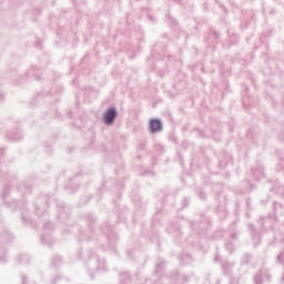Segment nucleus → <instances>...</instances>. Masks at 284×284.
I'll return each mask as SVG.
<instances>
[{"label":"nucleus","instance_id":"27","mask_svg":"<svg viewBox=\"0 0 284 284\" xmlns=\"http://www.w3.org/2000/svg\"><path fill=\"white\" fill-rule=\"evenodd\" d=\"M80 236H81V241H85L88 239H91V235H88L85 232H81Z\"/></svg>","mask_w":284,"mask_h":284},{"label":"nucleus","instance_id":"26","mask_svg":"<svg viewBox=\"0 0 284 284\" xmlns=\"http://www.w3.org/2000/svg\"><path fill=\"white\" fill-rule=\"evenodd\" d=\"M199 196L202 201H205L207 199V193L206 192H203V191H200L199 193Z\"/></svg>","mask_w":284,"mask_h":284},{"label":"nucleus","instance_id":"2","mask_svg":"<svg viewBox=\"0 0 284 284\" xmlns=\"http://www.w3.org/2000/svg\"><path fill=\"white\" fill-rule=\"evenodd\" d=\"M187 283V276L180 274L179 272L172 273L170 276L162 275L160 280L154 284H185Z\"/></svg>","mask_w":284,"mask_h":284},{"label":"nucleus","instance_id":"18","mask_svg":"<svg viewBox=\"0 0 284 284\" xmlns=\"http://www.w3.org/2000/svg\"><path fill=\"white\" fill-rule=\"evenodd\" d=\"M275 263L277 265H284V248L278 252V254L275 257Z\"/></svg>","mask_w":284,"mask_h":284},{"label":"nucleus","instance_id":"17","mask_svg":"<svg viewBox=\"0 0 284 284\" xmlns=\"http://www.w3.org/2000/svg\"><path fill=\"white\" fill-rule=\"evenodd\" d=\"M18 263H20V265H27V263H30V257L28 254H20L18 256Z\"/></svg>","mask_w":284,"mask_h":284},{"label":"nucleus","instance_id":"28","mask_svg":"<svg viewBox=\"0 0 284 284\" xmlns=\"http://www.w3.org/2000/svg\"><path fill=\"white\" fill-rule=\"evenodd\" d=\"M187 205H190V199H189V197H185V199L182 201V207H187Z\"/></svg>","mask_w":284,"mask_h":284},{"label":"nucleus","instance_id":"19","mask_svg":"<svg viewBox=\"0 0 284 284\" xmlns=\"http://www.w3.org/2000/svg\"><path fill=\"white\" fill-rule=\"evenodd\" d=\"M252 258H253V255L250 254V253H246V254H244V256L242 257L241 264H242V265H247V264H250V262L252 261Z\"/></svg>","mask_w":284,"mask_h":284},{"label":"nucleus","instance_id":"15","mask_svg":"<svg viewBox=\"0 0 284 284\" xmlns=\"http://www.w3.org/2000/svg\"><path fill=\"white\" fill-rule=\"evenodd\" d=\"M224 247L226 252H229V254H234V252L236 251V247H234V243L232 242V240H226L224 243Z\"/></svg>","mask_w":284,"mask_h":284},{"label":"nucleus","instance_id":"13","mask_svg":"<svg viewBox=\"0 0 284 284\" xmlns=\"http://www.w3.org/2000/svg\"><path fill=\"white\" fill-rule=\"evenodd\" d=\"M13 236L12 234H10V232L4 231L2 233V235L0 236V243L1 244H6V243H10V241H12Z\"/></svg>","mask_w":284,"mask_h":284},{"label":"nucleus","instance_id":"40","mask_svg":"<svg viewBox=\"0 0 284 284\" xmlns=\"http://www.w3.org/2000/svg\"><path fill=\"white\" fill-rule=\"evenodd\" d=\"M3 156V151L0 150V159Z\"/></svg>","mask_w":284,"mask_h":284},{"label":"nucleus","instance_id":"3","mask_svg":"<svg viewBox=\"0 0 284 284\" xmlns=\"http://www.w3.org/2000/svg\"><path fill=\"white\" fill-rule=\"evenodd\" d=\"M87 266L89 267V274L91 278H94V274L92 272H101L105 268V261L100 260L99 255H93L89 258Z\"/></svg>","mask_w":284,"mask_h":284},{"label":"nucleus","instance_id":"29","mask_svg":"<svg viewBox=\"0 0 284 284\" xmlns=\"http://www.w3.org/2000/svg\"><path fill=\"white\" fill-rule=\"evenodd\" d=\"M267 203H270V195H266V199L261 200L262 205H267Z\"/></svg>","mask_w":284,"mask_h":284},{"label":"nucleus","instance_id":"16","mask_svg":"<svg viewBox=\"0 0 284 284\" xmlns=\"http://www.w3.org/2000/svg\"><path fill=\"white\" fill-rule=\"evenodd\" d=\"M41 241L44 245H53L54 239L50 233L42 235Z\"/></svg>","mask_w":284,"mask_h":284},{"label":"nucleus","instance_id":"41","mask_svg":"<svg viewBox=\"0 0 284 284\" xmlns=\"http://www.w3.org/2000/svg\"><path fill=\"white\" fill-rule=\"evenodd\" d=\"M36 81H41V77H37V78H36Z\"/></svg>","mask_w":284,"mask_h":284},{"label":"nucleus","instance_id":"30","mask_svg":"<svg viewBox=\"0 0 284 284\" xmlns=\"http://www.w3.org/2000/svg\"><path fill=\"white\" fill-rule=\"evenodd\" d=\"M211 34H212V37H214V39H216V40L221 39V34H219V32H216V31H211Z\"/></svg>","mask_w":284,"mask_h":284},{"label":"nucleus","instance_id":"6","mask_svg":"<svg viewBox=\"0 0 284 284\" xmlns=\"http://www.w3.org/2000/svg\"><path fill=\"white\" fill-rule=\"evenodd\" d=\"M266 278L267 283H272V273L270 268L262 266L253 278L254 284H263V280Z\"/></svg>","mask_w":284,"mask_h":284},{"label":"nucleus","instance_id":"38","mask_svg":"<svg viewBox=\"0 0 284 284\" xmlns=\"http://www.w3.org/2000/svg\"><path fill=\"white\" fill-rule=\"evenodd\" d=\"M24 190L27 193H30V187L26 186Z\"/></svg>","mask_w":284,"mask_h":284},{"label":"nucleus","instance_id":"31","mask_svg":"<svg viewBox=\"0 0 284 284\" xmlns=\"http://www.w3.org/2000/svg\"><path fill=\"white\" fill-rule=\"evenodd\" d=\"M21 278H22V284H28V276L22 274Z\"/></svg>","mask_w":284,"mask_h":284},{"label":"nucleus","instance_id":"46","mask_svg":"<svg viewBox=\"0 0 284 284\" xmlns=\"http://www.w3.org/2000/svg\"><path fill=\"white\" fill-rule=\"evenodd\" d=\"M230 284H234V282H231Z\"/></svg>","mask_w":284,"mask_h":284},{"label":"nucleus","instance_id":"9","mask_svg":"<svg viewBox=\"0 0 284 284\" xmlns=\"http://www.w3.org/2000/svg\"><path fill=\"white\" fill-rule=\"evenodd\" d=\"M251 172L255 179V181H261L263 176H265V171L263 169V165H257L256 168L251 169Z\"/></svg>","mask_w":284,"mask_h":284},{"label":"nucleus","instance_id":"10","mask_svg":"<svg viewBox=\"0 0 284 284\" xmlns=\"http://www.w3.org/2000/svg\"><path fill=\"white\" fill-rule=\"evenodd\" d=\"M8 194H10V189H3L2 194H1L2 200L4 201V203H6L9 207H11V209H13V210H17V205H19V202H17V201L8 202V201H7Z\"/></svg>","mask_w":284,"mask_h":284},{"label":"nucleus","instance_id":"4","mask_svg":"<svg viewBox=\"0 0 284 284\" xmlns=\"http://www.w3.org/2000/svg\"><path fill=\"white\" fill-rule=\"evenodd\" d=\"M215 262L220 261L221 270L224 276H232L234 274V267L236 262H230L229 260H221V255H216L214 258Z\"/></svg>","mask_w":284,"mask_h":284},{"label":"nucleus","instance_id":"35","mask_svg":"<svg viewBox=\"0 0 284 284\" xmlns=\"http://www.w3.org/2000/svg\"><path fill=\"white\" fill-rule=\"evenodd\" d=\"M13 141H21L22 136L19 135L18 138H11Z\"/></svg>","mask_w":284,"mask_h":284},{"label":"nucleus","instance_id":"45","mask_svg":"<svg viewBox=\"0 0 284 284\" xmlns=\"http://www.w3.org/2000/svg\"><path fill=\"white\" fill-rule=\"evenodd\" d=\"M251 190H254V186H253V185H251Z\"/></svg>","mask_w":284,"mask_h":284},{"label":"nucleus","instance_id":"8","mask_svg":"<svg viewBox=\"0 0 284 284\" xmlns=\"http://www.w3.org/2000/svg\"><path fill=\"white\" fill-rule=\"evenodd\" d=\"M247 227L250 230V234H251V239H252V243H253L254 247H258V245L261 244V241H263L261 231L256 230V226H254L253 223H250L247 225Z\"/></svg>","mask_w":284,"mask_h":284},{"label":"nucleus","instance_id":"39","mask_svg":"<svg viewBox=\"0 0 284 284\" xmlns=\"http://www.w3.org/2000/svg\"><path fill=\"white\" fill-rule=\"evenodd\" d=\"M0 263H6V257L0 258Z\"/></svg>","mask_w":284,"mask_h":284},{"label":"nucleus","instance_id":"12","mask_svg":"<svg viewBox=\"0 0 284 284\" xmlns=\"http://www.w3.org/2000/svg\"><path fill=\"white\" fill-rule=\"evenodd\" d=\"M58 212H59V219H68L70 216V207L68 206H58Z\"/></svg>","mask_w":284,"mask_h":284},{"label":"nucleus","instance_id":"43","mask_svg":"<svg viewBox=\"0 0 284 284\" xmlns=\"http://www.w3.org/2000/svg\"><path fill=\"white\" fill-rule=\"evenodd\" d=\"M246 204L250 205V200L246 201Z\"/></svg>","mask_w":284,"mask_h":284},{"label":"nucleus","instance_id":"14","mask_svg":"<svg viewBox=\"0 0 284 284\" xmlns=\"http://www.w3.org/2000/svg\"><path fill=\"white\" fill-rule=\"evenodd\" d=\"M120 281H121V284H130L132 281V276L130 275V272L121 273Z\"/></svg>","mask_w":284,"mask_h":284},{"label":"nucleus","instance_id":"23","mask_svg":"<svg viewBox=\"0 0 284 284\" xmlns=\"http://www.w3.org/2000/svg\"><path fill=\"white\" fill-rule=\"evenodd\" d=\"M52 265H53L54 267H59V265H61V256H55V257H53V260H52Z\"/></svg>","mask_w":284,"mask_h":284},{"label":"nucleus","instance_id":"37","mask_svg":"<svg viewBox=\"0 0 284 284\" xmlns=\"http://www.w3.org/2000/svg\"><path fill=\"white\" fill-rule=\"evenodd\" d=\"M174 227L173 226H171L170 229H169V232L171 233V234H174Z\"/></svg>","mask_w":284,"mask_h":284},{"label":"nucleus","instance_id":"5","mask_svg":"<svg viewBox=\"0 0 284 284\" xmlns=\"http://www.w3.org/2000/svg\"><path fill=\"white\" fill-rule=\"evenodd\" d=\"M116 116H119V111H116V106L112 105L105 110L102 115V121L106 125H114V121H116Z\"/></svg>","mask_w":284,"mask_h":284},{"label":"nucleus","instance_id":"44","mask_svg":"<svg viewBox=\"0 0 284 284\" xmlns=\"http://www.w3.org/2000/svg\"><path fill=\"white\" fill-rule=\"evenodd\" d=\"M168 17V19H172V17H170V16H166Z\"/></svg>","mask_w":284,"mask_h":284},{"label":"nucleus","instance_id":"32","mask_svg":"<svg viewBox=\"0 0 284 284\" xmlns=\"http://www.w3.org/2000/svg\"><path fill=\"white\" fill-rule=\"evenodd\" d=\"M148 19H149V21H156V18H154V16H152V14H149Z\"/></svg>","mask_w":284,"mask_h":284},{"label":"nucleus","instance_id":"21","mask_svg":"<svg viewBox=\"0 0 284 284\" xmlns=\"http://www.w3.org/2000/svg\"><path fill=\"white\" fill-rule=\"evenodd\" d=\"M276 172H280L284 176V159H281L277 166H276Z\"/></svg>","mask_w":284,"mask_h":284},{"label":"nucleus","instance_id":"24","mask_svg":"<svg viewBox=\"0 0 284 284\" xmlns=\"http://www.w3.org/2000/svg\"><path fill=\"white\" fill-rule=\"evenodd\" d=\"M36 214H38V216H43V214H45V209L36 207Z\"/></svg>","mask_w":284,"mask_h":284},{"label":"nucleus","instance_id":"42","mask_svg":"<svg viewBox=\"0 0 284 284\" xmlns=\"http://www.w3.org/2000/svg\"><path fill=\"white\" fill-rule=\"evenodd\" d=\"M0 101H3V95H0Z\"/></svg>","mask_w":284,"mask_h":284},{"label":"nucleus","instance_id":"34","mask_svg":"<svg viewBox=\"0 0 284 284\" xmlns=\"http://www.w3.org/2000/svg\"><path fill=\"white\" fill-rule=\"evenodd\" d=\"M231 237H232L233 241H236V239H239V234L233 233V234L231 235Z\"/></svg>","mask_w":284,"mask_h":284},{"label":"nucleus","instance_id":"20","mask_svg":"<svg viewBox=\"0 0 284 284\" xmlns=\"http://www.w3.org/2000/svg\"><path fill=\"white\" fill-rule=\"evenodd\" d=\"M271 192H275V194H284L283 184H276L274 187L271 189Z\"/></svg>","mask_w":284,"mask_h":284},{"label":"nucleus","instance_id":"25","mask_svg":"<svg viewBox=\"0 0 284 284\" xmlns=\"http://www.w3.org/2000/svg\"><path fill=\"white\" fill-rule=\"evenodd\" d=\"M44 230H54V224L52 222H47L44 224Z\"/></svg>","mask_w":284,"mask_h":284},{"label":"nucleus","instance_id":"11","mask_svg":"<svg viewBox=\"0 0 284 284\" xmlns=\"http://www.w3.org/2000/svg\"><path fill=\"white\" fill-rule=\"evenodd\" d=\"M284 214V205L278 202L273 203V216L277 217L283 216Z\"/></svg>","mask_w":284,"mask_h":284},{"label":"nucleus","instance_id":"1","mask_svg":"<svg viewBox=\"0 0 284 284\" xmlns=\"http://www.w3.org/2000/svg\"><path fill=\"white\" fill-rule=\"evenodd\" d=\"M260 225V232H272L276 227V223H278V219L272 214L261 216L257 220Z\"/></svg>","mask_w":284,"mask_h":284},{"label":"nucleus","instance_id":"36","mask_svg":"<svg viewBox=\"0 0 284 284\" xmlns=\"http://www.w3.org/2000/svg\"><path fill=\"white\" fill-rule=\"evenodd\" d=\"M175 233H176L175 236H181V234H182L181 230H179V229H176Z\"/></svg>","mask_w":284,"mask_h":284},{"label":"nucleus","instance_id":"33","mask_svg":"<svg viewBox=\"0 0 284 284\" xmlns=\"http://www.w3.org/2000/svg\"><path fill=\"white\" fill-rule=\"evenodd\" d=\"M22 223H30V219L22 216Z\"/></svg>","mask_w":284,"mask_h":284},{"label":"nucleus","instance_id":"7","mask_svg":"<svg viewBox=\"0 0 284 284\" xmlns=\"http://www.w3.org/2000/svg\"><path fill=\"white\" fill-rule=\"evenodd\" d=\"M149 134H159L163 132V121L159 118H152L149 120Z\"/></svg>","mask_w":284,"mask_h":284},{"label":"nucleus","instance_id":"22","mask_svg":"<svg viewBox=\"0 0 284 284\" xmlns=\"http://www.w3.org/2000/svg\"><path fill=\"white\" fill-rule=\"evenodd\" d=\"M163 267H165V262H160L155 266V274H161L163 272Z\"/></svg>","mask_w":284,"mask_h":284}]
</instances>
